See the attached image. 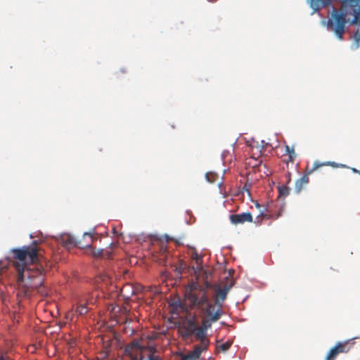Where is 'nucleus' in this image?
<instances>
[{
    "mask_svg": "<svg viewBox=\"0 0 360 360\" xmlns=\"http://www.w3.org/2000/svg\"><path fill=\"white\" fill-rule=\"evenodd\" d=\"M12 252L13 258L17 260L13 265L18 271V296L27 297L32 289L39 288L44 281L41 266L37 264L39 257V250L34 245L13 249Z\"/></svg>",
    "mask_w": 360,
    "mask_h": 360,
    "instance_id": "1",
    "label": "nucleus"
},
{
    "mask_svg": "<svg viewBox=\"0 0 360 360\" xmlns=\"http://www.w3.org/2000/svg\"><path fill=\"white\" fill-rule=\"evenodd\" d=\"M185 297L189 302L191 309H197L205 315V317L202 319L200 328L206 332L213 322L220 319L221 312L219 309H215V306L210 301L206 288H201L198 283H194L190 285V290L186 292Z\"/></svg>",
    "mask_w": 360,
    "mask_h": 360,
    "instance_id": "2",
    "label": "nucleus"
},
{
    "mask_svg": "<svg viewBox=\"0 0 360 360\" xmlns=\"http://www.w3.org/2000/svg\"><path fill=\"white\" fill-rule=\"evenodd\" d=\"M60 241L67 248L73 246H78L80 248H89L91 250L92 254L95 257H101L103 254L102 250L96 252L94 250H92L91 244L93 243V236L89 233H84L82 236V240L78 241L73 236L69 233H63L60 236Z\"/></svg>",
    "mask_w": 360,
    "mask_h": 360,
    "instance_id": "3",
    "label": "nucleus"
},
{
    "mask_svg": "<svg viewBox=\"0 0 360 360\" xmlns=\"http://www.w3.org/2000/svg\"><path fill=\"white\" fill-rule=\"evenodd\" d=\"M347 11L334 9L328 20V27L335 32L338 39H342L347 23Z\"/></svg>",
    "mask_w": 360,
    "mask_h": 360,
    "instance_id": "4",
    "label": "nucleus"
},
{
    "mask_svg": "<svg viewBox=\"0 0 360 360\" xmlns=\"http://www.w3.org/2000/svg\"><path fill=\"white\" fill-rule=\"evenodd\" d=\"M323 166H331L334 168H349V167L345 165L336 163L335 162L327 161L320 162L319 161H315L311 168H309V166L307 167L304 175L296 181L295 188V192L297 193H300L303 188L309 183V175Z\"/></svg>",
    "mask_w": 360,
    "mask_h": 360,
    "instance_id": "5",
    "label": "nucleus"
},
{
    "mask_svg": "<svg viewBox=\"0 0 360 360\" xmlns=\"http://www.w3.org/2000/svg\"><path fill=\"white\" fill-rule=\"evenodd\" d=\"M345 7L349 8L348 12L354 15L351 24L360 23V0H341Z\"/></svg>",
    "mask_w": 360,
    "mask_h": 360,
    "instance_id": "6",
    "label": "nucleus"
},
{
    "mask_svg": "<svg viewBox=\"0 0 360 360\" xmlns=\"http://www.w3.org/2000/svg\"><path fill=\"white\" fill-rule=\"evenodd\" d=\"M230 288V286L225 285L222 288L217 287L215 289V293L214 295V303L213 304L215 306V309H219L221 313L222 303L226 299V295Z\"/></svg>",
    "mask_w": 360,
    "mask_h": 360,
    "instance_id": "7",
    "label": "nucleus"
},
{
    "mask_svg": "<svg viewBox=\"0 0 360 360\" xmlns=\"http://www.w3.org/2000/svg\"><path fill=\"white\" fill-rule=\"evenodd\" d=\"M125 355L130 358V360H142V347L138 342H133L128 345L124 350Z\"/></svg>",
    "mask_w": 360,
    "mask_h": 360,
    "instance_id": "8",
    "label": "nucleus"
},
{
    "mask_svg": "<svg viewBox=\"0 0 360 360\" xmlns=\"http://www.w3.org/2000/svg\"><path fill=\"white\" fill-rule=\"evenodd\" d=\"M231 222L234 225L243 224L245 222H252L253 218L250 212L231 214L229 216Z\"/></svg>",
    "mask_w": 360,
    "mask_h": 360,
    "instance_id": "9",
    "label": "nucleus"
},
{
    "mask_svg": "<svg viewBox=\"0 0 360 360\" xmlns=\"http://www.w3.org/2000/svg\"><path fill=\"white\" fill-rule=\"evenodd\" d=\"M264 149V147H262V149L259 147H254L252 146V156L250 158L248 164L251 165L252 167H257L262 163V160L259 159L261 155L262 150Z\"/></svg>",
    "mask_w": 360,
    "mask_h": 360,
    "instance_id": "10",
    "label": "nucleus"
},
{
    "mask_svg": "<svg viewBox=\"0 0 360 360\" xmlns=\"http://www.w3.org/2000/svg\"><path fill=\"white\" fill-rule=\"evenodd\" d=\"M210 342H200V345L194 346L193 352L189 354V357L192 359H197L200 357L201 353L207 350Z\"/></svg>",
    "mask_w": 360,
    "mask_h": 360,
    "instance_id": "11",
    "label": "nucleus"
},
{
    "mask_svg": "<svg viewBox=\"0 0 360 360\" xmlns=\"http://www.w3.org/2000/svg\"><path fill=\"white\" fill-rule=\"evenodd\" d=\"M353 346V343H349V341L338 342L334 347L337 349L339 354L347 353Z\"/></svg>",
    "mask_w": 360,
    "mask_h": 360,
    "instance_id": "12",
    "label": "nucleus"
},
{
    "mask_svg": "<svg viewBox=\"0 0 360 360\" xmlns=\"http://www.w3.org/2000/svg\"><path fill=\"white\" fill-rule=\"evenodd\" d=\"M206 335L207 332L200 327H197L196 330H195L193 333L195 339L199 340L200 342H203V341L210 342L209 340L206 338Z\"/></svg>",
    "mask_w": 360,
    "mask_h": 360,
    "instance_id": "13",
    "label": "nucleus"
},
{
    "mask_svg": "<svg viewBox=\"0 0 360 360\" xmlns=\"http://www.w3.org/2000/svg\"><path fill=\"white\" fill-rule=\"evenodd\" d=\"M285 153L286 155H288V158L285 160V162L287 164H288L289 162H294L296 158V154L294 148L287 145L285 146Z\"/></svg>",
    "mask_w": 360,
    "mask_h": 360,
    "instance_id": "14",
    "label": "nucleus"
},
{
    "mask_svg": "<svg viewBox=\"0 0 360 360\" xmlns=\"http://www.w3.org/2000/svg\"><path fill=\"white\" fill-rule=\"evenodd\" d=\"M86 304L82 302H78L77 306L75 309V314L78 315H84L88 312Z\"/></svg>",
    "mask_w": 360,
    "mask_h": 360,
    "instance_id": "15",
    "label": "nucleus"
},
{
    "mask_svg": "<svg viewBox=\"0 0 360 360\" xmlns=\"http://www.w3.org/2000/svg\"><path fill=\"white\" fill-rule=\"evenodd\" d=\"M196 328L197 326L195 322L193 321H189L184 328L186 335H193L195 330H196Z\"/></svg>",
    "mask_w": 360,
    "mask_h": 360,
    "instance_id": "16",
    "label": "nucleus"
},
{
    "mask_svg": "<svg viewBox=\"0 0 360 360\" xmlns=\"http://www.w3.org/2000/svg\"><path fill=\"white\" fill-rule=\"evenodd\" d=\"M307 3L309 4L310 7L313 8L314 11H319L321 8L320 0H307Z\"/></svg>",
    "mask_w": 360,
    "mask_h": 360,
    "instance_id": "17",
    "label": "nucleus"
},
{
    "mask_svg": "<svg viewBox=\"0 0 360 360\" xmlns=\"http://www.w3.org/2000/svg\"><path fill=\"white\" fill-rule=\"evenodd\" d=\"M339 354L337 349L333 347L331 348L328 353L326 360H335L337 356Z\"/></svg>",
    "mask_w": 360,
    "mask_h": 360,
    "instance_id": "18",
    "label": "nucleus"
},
{
    "mask_svg": "<svg viewBox=\"0 0 360 360\" xmlns=\"http://www.w3.org/2000/svg\"><path fill=\"white\" fill-rule=\"evenodd\" d=\"M279 195L285 197L290 193V188L287 186H282L278 187Z\"/></svg>",
    "mask_w": 360,
    "mask_h": 360,
    "instance_id": "19",
    "label": "nucleus"
},
{
    "mask_svg": "<svg viewBox=\"0 0 360 360\" xmlns=\"http://www.w3.org/2000/svg\"><path fill=\"white\" fill-rule=\"evenodd\" d=\"M205 177H206L207 181H209L210 183H213L217 180L218 176L214 172H207L205 174Z\"/></svg>",
    "mask_w": 360,
    "mask_h": 360,
    "instance_id": "20",
    "label": "nucleus"
},
{
    "mask_svg": "<svg viewBox=\"0 0 360 360\" xmlns=\"http://www.w3.org/2000/svg\"><path fill=\"white\" fill-rule=\"evenodd\" d=\"M231 346V342L229 341L226 342L225 343L221 344L217 347V349H219L220 350L225 352L228 350Z\"/></svg>",
    "mask_w": 360,
    "mask_h": 360,
    "instance_id": "21",
    "label": "nucleus"
},
{
    "mask_svg": "<svg viewBox=\"0 0 360 360\" xmlns=\"http://www.w3.org/2000/svg\"><path fill=\"white\" fill-rule=\"evenodd\" d=\"M281 215V212H278L276 215L275 216V217H273L272 214H269L267 213L264 214V212H262V216L263 217V218H266V219H278L280 216Z\"/></svg>",
    "mask_w": 360,
    "mask_h": 360,
    "instance_id": "22",
    "label": "nucleus"
},
{
    "mask_svg": "<svg viewBox=\"0 0 360 360\" xmlns=\"http://www.w3.org/2000/svg\"><path fill=\"white\" fill-rule=\"evenodd\" d=\"M321 8L326 7L331 4V0H320Z\"/></svg>",
    "mask_w": 360,
    "mask_h": 360,
    "instance_id": "23",
    "label": "nucleus"
},
{
    "mask_svg": "<svg viewBox=\"0 0 360 360\" xmlns=\"http://www.w3.org/2000/svg\"><path fill=\"white\" fill-rule=\"evenodd\" d=\"M0 360H12L6 352H2L0 355Z\"/></svg>",
    "mask_w": 360,
    "mask_h": 360,
    "instance_id": "24",
    "label": "nucleus"
},
{
    "mask_svg": "<svg viewBox=\"0 0 360 360\" xmlns=\"http://www.w3.org/2000/svg\"><path fill=\"white\" fill-rule=\"evenodd\" d=\"M354 39L357 42H360V31L359 30L354 33Z\"/></svg>",
    "mask_w": 360,
    "mask_h": 360,
    "instance_id": "25",
    "label": "nucleus"
},
{
    "mask_svg": "<svg viewBox=\"0 0 360 360\" xmlns=\"http://www.w3.org/2000/svg\"><path fill=\"white\" fill-rule=\"evenodd\" d=\"M147 360H160L158 356L154 355L153 354H150L147 359Z\"/></svg>",
    "mask_w": 360,
    "mask_h": 360,
    "instance_id": "26",
    "label": "nucleus"
},
{
    "mask_svg": "<svg viewBox=\"0 0 360 360\" xmlns=\"http://www.w3.org/2000/svg\"><path fill=\"white\" fill-rule=\"evenodd\" d=\"M193 257L195 259L197 264H200L201 263L202 259L198 256L197 253L195 254V255Z\"/></svg>",
    "mask_w": 360,
    "mask_h": 360,
    "instance_id": "27",
    "label": "nucleus"
},
{
    "mask_svg": "<svg viewBox=\"0 0 360 360\" xmlns=\"http://www.w3.org/2000/svg\"><path fill=\"white\" fill-rule=\"evenodd\" d=\"M130 286L129 285H126L123 288V289L122 290V293L123 294V295L124 297H129V295L126 293V291H127V288H129Z\"/></svg>",
    "mask_w": 360,
    "mask_h": 360,
    "instance_id": "28",
    "label": "nucleus"
},
{
    "mask_svg": "<svg viewBox=\"0 0 360 360\" xmlns=\"http://www.w3.org/2000/svg\"><path fill=\"white\" fill-rule=\"evenodd\" d=\"M174 305H175V307H176V309H177V308H180V309H181L182 310H184V304H182L181 302H176V303L174 304Z\"/></svg>",
    "mask_w": 360,
    "mask_h": 360,
    "instance_id": "29",
    "label": "nucleus"
},
{
    "mask_svg": "<svg viewBox=\"0 0 360 360\" xmlns=\"http://www.w3.org/2000/svg\"><path fill=\"white\" fill-rule=\"evenodd\" d=\"M352 171L354 172V173H356V174H360V170H358L355 168H351Z\"/></svg>",
    "mask_w": 360,
    "mask_h": 360,
    "instance_id": "30",
    "label": "nucleus"
},
{
    "mask_svg": "<svg viewBox=\"0 0 360 360\" xmlns=\"http://www.w3.org/2000/svg\"><path fill=\"white\" fill-rule=\"evenodd\" d=\"M190 358L189 357V355L187 356H182L180 359V360H188V359Z\"/></svg>",
    "mask_w": 360,
    "mask_h": 360,
    "instance_id": "31",
    "label": "nucleus"
},
{
    "mask_svg": "<svg viewBox=\"0 0 360 360\" xmlns=\"http://www.w3.org/2000/svg\"><path fill=\"white\" fill-rule=\"evenodd\" d=\"M210 286V283H206V287H207V288H209Z\"/></svg>",
    "mask_w": 360,
    "mask_h": 360,
    "instance_id": "32",
    "label": "nucleus"
},
{
    "mask_svg": "<svg viewBox=\"0 0 360 360\" xmlns=\"http://www.w3.org/2000/svg\"><path fill=\"white\" fill-rule=\"evenodd\" d=\"M208 1H210V2H214V1H216L217 0H208Z\"/></svg>",
    "mask_w": 360,
    "mask_h": 360,
    "instance_id": "33",
    "label": "nucleus"
},
{
    "mask_svg": "<svg viewBox=\"0 0 360 360\" xmlns=\"http://www.w3.org/2000/svg\"><path fill=\"white\" fill-rule=\"evenodd\" d=\"M256 207H259V203H257V204H256Z\"/></svg>",
    "mask_w": 360,
    "mask_h": 360,
    "instance_id": "34",
    "label": "nucleus"
}]
</instances>
